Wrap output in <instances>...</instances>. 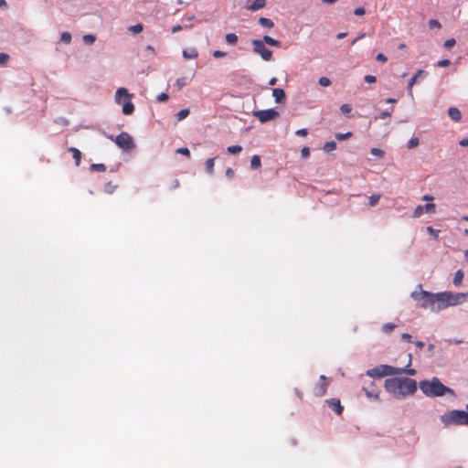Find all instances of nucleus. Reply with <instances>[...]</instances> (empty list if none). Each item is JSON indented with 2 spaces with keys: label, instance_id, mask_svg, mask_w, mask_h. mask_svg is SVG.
Returning a JSON list of instances; mask_svg holds the SVG:
<instances>
[{
  "label": "nucleus",
  "instance_id": "f257e3e1",
  "mask_svg": "<svg viewBox=\"0 0 468 468\" xmlns=\"http://www.w3.org/2000/svg\"><path fill=\"white\" fill-rule=\"evenodd\" d=\"M384 388L396 399H404L414 395L418 385L415 379L410 378H391L385 380Z\"/></svg>",
  "mask_w": 468,
  "mask_h": 468
},
{
  "label": "nucleus",
  "instance_id": "f03ea898",
  "mask_svg": "<svg viewBox=\"0 0 468 468\" xmlns=\"http://www.w3.org/2000/svg\"><path fill=\"white\" fill-rule=\"evenodd\" d=\"M419 387L422 393L430 398L442 397L445 395L455 396L454 390L443 385L437 377L420 381Z\"/></svg>",
  "mask_w": 468,
  "mask_h": 468
},
{
  "label": "nucleus",
  "instance_id": "7ed1b4c3",
  "mask_svg": "<svg viewBox=\"0 0 468 468\" xmlns=\"http://www.w3.org/2000/svg\"><path fill=\"white\" fill-rule=\"evenodd\" d=\"M407 374L410 376H414L416 374V370L413 368L407 367H395L388 365H379L371 369H368L366 372V375L371 378H382L386 376H394V375H402Z\"/></svg>",
  "mask_w": 468,
  "mask_h": 468
},
{
  "label": "nucleus",
  "instance_id": "20e7f679",
  "mask_svg": "<svg viewBox=\"0 0 468 468\" xmlns=\"http://www.w3.org/2000/svg\"><path fill=\"white\" fill-rule=\"evenodd\" d=\"M444 426L468 425V410H452L441 416Z\"/></svg>",
  "mask_w": 468,
  "mask_h": 468
},
{
  "label": "nucleus",
  "instance_id": "39448f33",
  "mask_svg": "<svg viewBox=\"0 0 468 468\" xmlns=\"http://www.w3.org/2000/svg\"><path fill=\"white\" fill-rule=\"evenodd\" d=\"M411 297L415 301H422L420 304L421 308H431L433 311L435 310L436 293H431L420 289L419 291L412 292Z\"/></svg>",
  "mask_w": 468,
  "mask_h": 468
},
{
  "label": "nucleus",
  "instance_id": "423d86ee",
  "mask_svg": "<svg viewBox=\"0 0 468 468\" xmlns=\"http://www.w3.org/2000/svg\"><path fill=\"white\" fill-rule=\"evenodd\" d=\"M253 51L259 54L265 61H270L272 58V51L265 47V43L261 39H253L251 41Z\"/></svg>",
  "mask_w": 468,
  "mask_h": 468
},
{
  "label": "nucleus",
  "instance_id": "0eeeda50",
  "mask_svg": "<svg viewBox=\"0 0 468 468\" xmlns=\"http://www.w3.org/2000/svg\"><path fill=\"white\" fill-rule=\"evenodd\" d=\"M115 144L124 151H130L135 146L132 136L125 132L116 136Z\"/></svg>",
  "mask_w": 468,
  "mask_h": 468
},
{
  "label": "nucleus",
  "instance_id": "6e6552de",
  "mask_svg": "<svg viewBox=\"0 0 468 468\" xmlns=\"http://www.w3.org/2000/svg\"><path fill=\"white\" fill-rule=\"evenodd\" d=\"M253 115L257 117L261 122L263 123L277 118L279 116V112L274 109H268L256 111L253 112Z\"/></svg>",
  "mask_w": 468,
  "mask_h": 468
},
{
  "label": "nucleus",
  "instance_id": "1a4fd4ad",
  "mask_svg": "<svg viewBox=\"0 0 468 468\" xmlns=\"http://www.w3.org/2000/svg\"><path fill=\"white\" fill-rule=\"evenodd\" d=\"M329 385V381L327 378L324 375L320 376V383L315 385L313 389V393L316 397H322L326 393L327 388Z\"/></svg>",
  "mask_w": 468,
  "mask_h": 468
},
{
  "label": "nucleus",
  "instance_id": "9d476101",
  "mask_svg": "<svg viewBox=\"0 0 468 468\" xmlns=\"http://www.w3.org/2000/svg\"><path fill=\"white\" fill-rule=\"evenodd\" d=\"M449 296L448 292L436 293L435 299V310L444 309L449 306L448 302Z\"/></svg>",
  "mask_w": 468,
  "mask_h": 468
},
{
  "label": "nucleus",
  "instance_id": "9b49d317",
  "mask_svg": "<svg viewBox=\"0 0 468 468\" xmlns=\"http://www.w3.org/2000/svg\"><path fill=\"white\" fill-rule=\"evenodd\" d=\"M363 390L367 398L376 400L379 399V388L373 381H371L368 386L363 387Z\"/></svg>",
  "mask_w": 468,
  "mask_h": 468
},
{
  "label": "nucleus",
  "instance_id": "f8f14e48",
  "mask_svg": "<svg viewBox=\"0 0 468 468\" xmlns=\"http://www.w3.org/2000/svg\"><path fill=\"white\" fill-rule=\"evenodd\" d=\"M448 296L449 306H453L458 303H461L466 299L465 293H452L451 292H448Z\"/></svg>",
  "mask_w": 468,
  "mask_h": 468
},
{
  "label": "nucleus",
  "instance_id": "ddd939ff",
  "mask_svg": "<svg viewBox=\"0 0 468 468\" xmlns=\"http://www.w3.org/2000/svg\"><path fill=\"white\" fill-rule=\"evenodd\" d=\"M329 408L334 410L337 415H341L343 412V406L341 405L340 399H330L326 400Z\"/></svg>",
  "mask_w": 468,
  "mask_h": 468
},
{
  "label": "nucleus",
  "instance_id": "4468645a",
  "mask_svg": "<svg viewBox=\"0 0 468 468\" xmlns=\"http://www.w3.org/2000/svg\"><path fill=\"white\" fill-rule=\"evenodd\" d=\"M128 99H131V94H129L127 89H125V88H119L116 90V93H115V101H116V103L121 104L122 102V101H125Z\"/></svg>",
  "mask_w": 468,
  "mask_h": 468
},
{
  "label": "nucleus",
  "instance_id": "2eb2a0df",
  "mask_svg": "<svg viewBox=\"0 0 468 468\" xmlns=\"http://www.w3.org/2000/svg\"><path fill=\"white\" fill-rule=\"evenodd\" d=\"M423 73H424V71L422 69H419L417 71V73L410 80L407 89H408V93L410 97H413L412 88H413L414 84L417 82L419 76H420Z\"/></svg>",
  "mask_w": 468,
  "mask_h": 468
},
{
  "label": "nucleus",
  "instance_id": "dca6fc26",
  "mask_svg": "<svg viewBox=\"0 0 468 468\" xmlns=\"http://www.w3.org/2000/svg\"><path fill=\"white\" fill-rule=\"evenodd\" d=\"M133 112H134V105L131 101V99L126 100L122 103V113L124 115H132L133 113Z\"/></svg>",
  "mask_w": 468,
  "mask_h": 468
},
{
  "label": "nucleus",
  "instance_id": "f3484780",
  "mask_svg": "<svg viewBox=\"0 0 468 468\" xmlns=\"http://www.w3.org/2000/svg\"><path fill=\"white\" fill-rule=\"evenodd\" d=\"M272 96L277 103H281L285 100V92L282 89L275 88L272 90Z\"/></svg>",
  "mask_w": 468,
  "mask_h": 468
},
{
  "label": "nucleus",
  "instance_id": "a211bd4d",
  "mask_svg": "<svg viewBox=\"0 0 468 468\" xmlns=\"http://www.w3.org/2000/svg\"><path fill=\"white\" fill-rule=\"evenodd\" d=\"M266 6V0H254L253 3L247 7L250 11H257Z\"/></svg>",
  "mask_w": 468,
  "mask_h": 468
},
{
  "label": "nucleus",
  "instance_id": "6ab92c4d",
  "mask_svg": "<svg viewBox=\"0 0 468 468\" xmlns=\"http://www.w3.org/2000/svg\"><path fill=\"white\" fill-rule=\"evenodd\" d=\"M448 115L449 117L455 121V122H458L461 120L462 118V113L461 112L455 108V107H450L449 110H448Z\"/></svg>",
  "mask_w": 468,
  "mask_h": 468
},
{
  "label": "nucleus",
  "instance_id": "aec40b11",
  "mask_svg": "<svg viewBox=\"0 0 468 468\" xmlns=\"http://www.w3.org/2000/svg\"><path fill=\"white\" fill-rule=\"evenodd\" d=\"M69 151L72 154V156L75 160L76 165H80V160H81L80 151L75 147H69Z\"/></svg>",
  "mask_w": 468,
  "mask_h": 468
},
{
  "label": "nucleus",
  "instance_id": "412c9836",
  "mask_svg": "<svg viewBox=\"0 0 468 468\" xmlns=\"http://www.w3.org/2000/svg\"><path fill=\"white\" fill-rule=\"evenodd\" d=\"M183 56L186 58H196L198 56V52L197 51L196 48H192L189 49H185L183 51Z\"/></svg>",
  "mask_w": 468,
  "mask_h": 468
},
{
  "label": "nucleus",
  "instance_id": "4be33fe9",
  "mask_svg": "<svg viewBox=\"0 0 468 468\" xmlns=\"http://www.w3.org/2000/svg\"><path fill=\"white\" fill-rule=\"evenodd\" d=\"M215 158H208L205 163L206 171L207 174L214 173Z\"/></svg>",
  "mask_w": 468,
  "mask_h": 468
},
{
  "label": "nucleus",
  "instance_id": "5701e85b",
  "mask_svg": "<svg viewBox=\"0 0 468 468\" xmlns=\"http://www.w3.org/2000/svg\"><path fill=\"white\" fill-rule=\"evenodd\" d=\"M261 166V157L257 154L253 155L250 160V167L252 169H258Z\"/></svg>",
  "mask_w": 468,
  "mask_h": 468
},
{
  "label": "nucleus",
  "instance_id": "b1692460",
  "mask_svg": "<svg viewBox=\"0 0 468 468\" xmlns=\"http://www.w3.org/2000/svg\"><path fill=\"white\" fill-rule=\"evenodd\" d=\"M262 41L265 43V44H268L270 46H272V47H280L281 43L280 41L269 37V36H264L263 37V39Z\"/></svg>",
  "mask_w": 468,
  "mask_h": 468
},
{
  "label": "nucleus",
  "instance_id": "393cba45",
  "mask_svg": "<svg viewBox=\"0 0 468 468\" xmlns=\"http://www.w3.org/2000/svg\"><path fill=\"white\" fill-rule=\"evenodd\" d=\"M226 42L229 45H235L238 42V36L235 33H229L225 36Z\"/></svg>",
  "mask_w": 468,
  "mask_h": 468
},
{
  "label": "nucleus",
  "instance_id": "a878e982",
  "mask_svg": "<svg viewBox=\"0 0 468 468\" xmlns=\"http://www.w3.org/2000/svg\"><path fill=\"white\" fill-rule=\"evenodd\" d=\"M259 23L261 26H262L264 27H268V28H272L274 27V23L272 22V20H271L270 18H266V17H261L259 19Z\"/></svg>",
  "mask_w": 468,
  "mask_h": 468
},
{
  "label": "nucleus",
  "instance_id": "bb28decb",
  "mask_svg": "<svg viewBox=\"0 0 468 468\" xmlns=\"http://www.w3.org/2000/svg\"><path fill=\"white\" fill-rule=\"evenodd\" d=\"M463 278V272L461 270L457 271L453 278V284L459 286L462 283Z\"/></svg>",
  "mask_w": 468,
  "mask_h": 468
},
{
  "label": "nucleus",
  "instance_id": "cd10ccee",
  "mask_svg": "<svg viewBox=\"0 0 468 468\" xmlns=\"http://www.w3.org/2000/svg\"><path fill=\"white\" fill-rule=\"evenodd\" d=\"M116 188H117V185L113 184L112 181L106 183L104 186V191L107 194H112Z\"/></svg>",
  "mask_w": 468,
  "mask_h": 468
},
{
  "label": "nucleus",
  "instance_id": "c85d7f7f",
  "mask_svg": "<svg viewBox=\"0 0 468 468\" xmlns=\"http://www.w3.org/2000/svg\"><path fill=\"white\" fill-rule=\"evenodd\" d=\"M396 326L397 325L393 323H387L383 324L381 329L385 334H389L396 328Z\"/></svg>",
  "mask_w": 468,
  "mask_h": 468
},
{
  "label": "nucleus",
  "instance_id": "c756f323",
  "mask_svg": "<svg viewBox=\"0 0 468 468\" xmlns=\"http://www.w3.org/2000/svg\"><path fill=\"white\" fill-rule=\"evenodd\" d=\"M336 148V144L334 141L326 142L324 145V151L330 153Z\"/></svg>",
  "mask_w": 468,
  "mask_h": 468
},
{
  "label": "nucleus",
  "instance_id": "7c9ffc66",
  "mask_svg": "<svg viewBox=\"0 0 468 468\" xmlns=\"http://www.w3.org/2000/svg\"><path fill=\"white\" fill-rule=\"evenodd\" d=\"M90 170L96 172H105L106 165L104 164H92L90 165Z\"/></svg>",
  "mask_w": 468,
  "mask_h": 468
},
{
  "label": "nucleus",
  "instance_id": "2f4dec72",
  "mask_svg": "<svg viewBox=\"0 0 468 468\" xmlns=\"http://www.w3.org/2000/svg\"><path fill=\"white\" fill-rule=\"evenodd\" d=\"M128 30L133 34H139L144 30V26L142 24H136L134 26H131Z\"/></svg>",
  "mask_w": 468,
  "mask_h": 468
},
{
  "label": "nucleus",
  "instance_id": "473e14b6",
  "mask_svg": "<svg viewBox=\"0 0 468 468\" xmlns=\"http://www.w3.org/2000/svg\"><path fill=\"white\" fill-rule=\"evenodd\" d=\"M227 151L231 154H236L242 151V147L240 145H231L227 148Z\"/></svg>",
  "mask_w": 468,
  "mask_h": 468
},
{
  "label": "nucleus",
  "instance_id": "72a5a7b5",
  "mask_svg": "<svg viewBox=\"0 0 468 468\" xmlns=\"http://www.w3.org/2000/svg\"><path fill=\"white\" fill-rule=\"evenodd\" d=\"M186 84H187V79L186 77H181V78L177 79L176 81V85L178 90H181Z\"/></svg>",
  "mask_w": 468,
  "mask_h": 468
},
{
  "label": "nucleus",
  "instance_id": "f704fd0d",
  "mask_svg": "<svg viewBox=\"0 0 468 468\" xmlns=\"http://www.w3.org/2000/svg\"><path fill=\"white\" fill-rule=\"evenodd\" d=\"M188 114H189V110L188 109H183V110L179 111L176 113L177 120L178 121H182L185 118H186L188 116Z\"/></svg>",
  "mask_w": 468,
  "mask_h": 468
},
{
  "label": "nucleus",
  "instance_id": "c9c22d12",
  "mask_svg": "<svg viewBox=\"0 0 468 468\" xmlns=\"http://www.w3.org/2000/svg\"><path fill=\"white\" fill-rule=\"evenodd\" d=\"M60 40L66 44H69L71 42V34L69 32H63L60 36Z\"/></svg>",
  "mask_w": 468,
  "mask_h": 468
},
{
  "label": "nucleus",
  "instance_id": "e433bc0d",
  "mask_svg": "<svg viewBox=\"0 0 468 468\" xmlns=\"http://www.w3.org/2000/svg\"><path fill=\"white\" fill-rule=\"evenodd\" d=\"M419 144H420V140H419V138H417V137H413V138H411V139L409 141V143H408V148H409V149H413V148L417 147V146L419 145Z\"/></svg>",
  "mask_w": 468,
  "mask_h": 468
},
{
  "label": "nucleus",
  "instance_id": "4c0bfd02",
  "mask_svg": "<svg viewBox=\"0 0 468 468\" xmlns=\"http://www.w3.org/2000/svg\"><path fill=\"white\" fill-rule=\"evenodd\" d=\"M352 136V133L347 132L346 133H335V138L339 141L346 140Z\"/></svg>",
  "mask_w": 468,
  "mask_h": 468
},
{
  "label": "nucleus",
  "instance_id": "58836bf2",
  "mask_svg": "<svg viewBox=\"0 0 468 468\" xmlns=\"http://www.w3.org/2000/svg\"><path fill=\"white\" fill-rule=\"evenodd\" d=\"M370 153L375 155V156H378L379 158H382L385 154L384 151L379 149V148H372L370 150Z\"/></svg>",
  "mask_w": 468,
  "mask_h": 468
},
{
  "label": "nucleus",
  "instance_id": "ea45409f",
  "mask_svg": "<svg viewBox=\"0 0 468 468\" xmlns=\"http://www.w3.org/2000/svg\"><path fill=\"white\" fill-rule=\"evenodd\" d=\"M318 83L323 87H328L331 85V80L327 77H321Z\"/></svg>",
  "mask_w": 468,
  "mask_h": 468
},
{
  "label": "nucleus",
  "instance_id": "a19ab883",
  "mask_svg": "<svg viewBox=\"0 0 468 468\" xmlns=\"http://www.w3.org/2000/svg\"><path fill=\"white\" fill-rule=\"evenodd\" d=\"M96 40V37L94 35H85L83 36V41L86 44H92Z\"/></svg>",
  "mask_w": 468,
  "mask_h": 468
},
{
  "label": "nucleus",
  "instance_id": "79ce46f5",
  "mask_svg": "<svg viewBox=\"0 0 468 468\" xmlns=\"http://www.w3.org/2000/svg\"><path fill=\"white\" fill-rule=\"evenodd\" d=\"M424 211V207H422L421 205L418 206L414 211H413V217L414 218H419L421 216V214L423 213Z\"/></svg>",
  "mask_w": 468,
  "mask_h": 468
},
{
  "label": "nucleus",
  "instance_id": "37998d69",
  "mask_svg": "<svg viewBox=\"0 0 468 468\" xmlns=\"http://www.w3.org/2000/svg\"><path fill=\"white\" fill-rule=\"evenodd\" d=\"M379 198H380V195H372L371 197H369V205L372 207L377 205Z\"/></svg>",
  "mask_w": 468,
  "mask_h": 468
},
{
  "label": "nucleus",
  "instance_id": "c03bdc74",
  "mask_svg": "<svg viewBox=\"0 0 468 468\" xmlns=\"http://www.w3.org/2000/svg\"><path fill=\"white\" fill-rule=\"evenodd\" d=\"M340 111L344 114H348L352 111V108L349 104H342L340 106Z\"/></svg>",
  "mask_w": 468,
  "mask_h": 468
},
{
  "label": "nucleus",
  "instance_id": "a18cd8bd",
  "mask_svg": "<svg viewBox=\"0 0 468 468\" xmlns=\"http://www.w3.org/2000/svg\"><path fill=\"white\" fill-rule=\"evenodd\" d=\"M427 231H428V233L432 235L434 237V239H438V234H439L440 230L434 229L432 227L429 226V227H427Z\"/></svg>",
  "mask_w": 468,
  "mask_h": 468
},
{
  "label": "nucleus",
  "instance_id": "49530a36",
  "mask_svg": "<svg viewBox=\"0 0 468 468\" xmlns=\"http://www.w3.org/2000/svg\"><path fill=\"white\" fill-rule=\"evenodd\" d=\"M176 153H177V154H183V155H186V156H187V157H189V156H190V151H189L187 148H186V147L178 148V149L176 150Z\"/></svg>",
  "mask_w": 468,
  "mask_h": 468
},
{
  "label": "nucleus",
  "instance_id": "de8ad7c7",
  "mask_svg": "<svg viewBox=\"0 0 468 468\" xmlns=\"http://www.w3.org/2000/svg\"><path fill=\"white\" fill-rule=\"evenodd\" d=\"M429 27H430V28H435V27L440 28L441 27V24H440L439 21H437L435 19H431L429 21Z\"/></svg>",
  "mask_w": 468,
  "mask_h": 468
},
{
  "label": "nucleus",
  "instance_id": "09e8293b",
  "mask_svg": "<svg viewBox=\"0 0 468 468\" xmlns=\"http://www.w3.org/2000/svg\"><path fill=\"white\" fill-rule=\"evenodd\" d=\"M9 59V55L6 53H0V64H5Z\"/></svg>",
  "mask_w": 468,
  "mask_h": 468
},
{
  "label": "nucleus",
  "instance_id": "8fccbe9b",
  "mask_svg": "<svg viewBox=\"0 0 468 468\" xmlns=\"http://www.w3.org/2000/svg\"><path fill=\"white\" fill-rule=\"evenodd\" d=\"M455 39L454 38H450V39H447L445 42H444V47L446 48H452L454 45H455Z\"/></svg>",
  "mask_w": 468,
  "mask_h": 468
},
{
  "label": "nucleus",
  "instance_id": "3c124183",
  "mask_svg": "<svg viewBox=\"0 0 468 468\" xmlns=\"http://www.w3.org/2000/svg\"><path fill=\"white\" fill-rule=\"evenodd\" d=\"M169 99V96L168 94L163 92V93H160L158 96H157V101H161V102H165L166 101H168Z\"/></svg>",
  "mask_w": 468,
  "mask_h": 468
},
{
  "label": "nucleus",
  "instance_id": "603ef678",
  "mask_svg": "<svg viewBox=\"0 0 468 468\" xmlns=\"http://www.w3.org/2000/svg\"><path fill=\"white\" fill-rule=\"evenodd\" d=\"M423 207L426 212H433L435 208V205L433 203H427Z\"/></svg>",
  "mask_w": 468,
  "mask_h": 468
},
{
  "label": "nucleus",
  "instance_id": "864d4df0",
  "mask_svg": "<svg viewBox=\"0 0 468 468\" xmlns=\"http://www.w3.org/2000/svg\"><path fill=\"white\" fill-rule=\"evenodd\" d=\"M450 60L449 59H441V60H439L437 62V67H440V68H444V67H447L450 65Z\"/></svg>",
  "mask_w": 468,
  "mask_h": 468
},
{
  "label": "nucleus",
  "instance_id": "5fc2aeb1",
  "mask_svg": "<svg viewBox=\"0 0 468 468\" xmlns=\"http://www.w3.org/2000/svg\"><path fill=\"white\" fill-rule=\"evenodd\" d=\"M364 80L367 83H374L377 80V79H376V77L374 75H366L364 77Z\"/></svg>",
  "mask_w": 468,
  "mask_h": 468
},
{
  "label": "nucleus",
  "instance_id": "6e6d98bb",
  "mask_svg": "<svg viewBox=\"0 0 468 468\" xmlns=\"http://www.w3.org/2000/svg\"><path fill=\"white\" fill-rule=\"evenodd\" d=\"M226 55H227V53L224 52V51H221V50H215L213 52V57L216 58H223Z\"/></svg>",
  "mask_w": 468,
  "mask_h": 468
},
{
  "label": "nucleus",
  "instance_id": "4d7b16f0",
  "mask_svg": "<svg viewBox=\"0 0 468 468\" xmlns=\"http://www.w3.org/2000/svg\"><path fill=\"white\" fill-rule=\"evenodd\" d=\"M376 59L381 63H386L388 60L387 57L382 53H378L376 57Z\"/></svg>",
  "mask_w": 468,
  "mask_h": 468
},
{
  "label": "nucleus",
  "instance_id": "13d9d810",
  "mask_svg": "<svg viewBox=\"0 0 468 468\" xmlns=\"http://www.w3.org/2000/svg\"><path fill=\"white\" fill-rule=\"evenodd\" d=\"M295 134L298 136H306L308 134V130L305 128L299 129L295 132Z\"/></svg>",
  "mask_w": 468,
  "mask_h": 468
},
{
  "label": "nucleus",
  "instance_id": "bf43d9fd",
  "mask_svg": "<svg viewBox=\"0 0 468 468\" xmlns=\"http://www.w3.org/2000/svg\"><path fill=\"white\" fill-rule=\"evenodd\" d=\"M301 154L303 158H307L310 155V149L308 147H303L301 150Z\"/></svg>",
  "mask_w": 468,
  "mask_h": 468
},
{
  "label": "nucleus",
  "instance_id": "052dcab7",
  "mask_svg": "<svg viewBox=\"0 0 468 468\" xmlns=\"http://www.w3.org/2000/svg\"><path fill=\"white\" fill-rule=\"evenodd\" d=\"M366 11L364 7H357L355 9L354 14L356 16H363L365 15Z\"/></svg>",
  "mask_w": 468,
  "mask_h": 468
},
{
  "label": "nucleus",
  "instance_id": "680f3d73",
  "mask_svg": "<svg viewBox=\"0 0 468 468\" xmlns=\"http://www.w3.org/2000/svg\"><path fill=\"white\" fill-rule=\"evenodd\" d=\"M235 175V172L232 168H228L226 170V176L229 177V178H232Z\"/></svg>",
  "mask_w": 468,
  "mask_h": 468
},
{
  "label": "nucleus",
  "instance_id": "e2e57ef3",
  "mask_svg": "<svg viewBox=\"0 0 468 468\" xmlns=\"http://www.w3.org/2000/svg\"><path fill=\"white\" fill-rule=\"evenodd\" d=\"M401 338H402L403 340L408 341V342H410V341H411V335H410V334H408V333H403V334L401 335Z\"/></svg>",
  "mask_w": 468,
  "mask_h": 468
},
{
  "label": "nucleus",
  "instance_id": "0e129e2a",
  "mask_svg": "<svg viewBox=\"0 0 468 468\" xmlns=\"http://www.w3.org/2000/svg\"><path fill=\"white\" fill-rule=\"evenodd\" d=\"M389 116H390V112H388L387 111H384V112H380L378 118L386 119V118L389 117Z\"/></svg>",
  "mask_w": 468,
  "mask_h": 468
},
{
  "label": "nucleus",
  "instance_id": "69168bd1",
  "mask_svg": "<svg viewBox=\"0 0 468 468\" xmlns=\"http://www.w3.org/2000/svg\"><path fill=\"white\" fill-rule=\"evenodd\" d=\"M180 30H182V27H181L180 25H176V26H174V27H172V32H173V33H176V32H178V31H180Z\"/></svg>",
  "mask_w": 468,
  "mask_h": 468
},
{
  "label": "nucleus",
  "instance_id": "338daca9",
  "mask_svg": "<svg viewBox=\"0 0 468 468\" xmlns=\"http://www.w3.org/2000/svg\"><path fill=\"white\" fill-rule=\"evenodd\" d=\"M179 185H180V184H179L178 179H175V180L172 182L171 187H172V188H176V187H178V186H179Z\"/></svg>",
  "mask_w": 468,
  "mask_h": 468
},
{
  "label": "nucleus",
  "instance_id": "774afa93",
  "mask_svg": "<svg viewBox=\"0 0 468 468\" xmlns=\"http://www.w3.org/2000/svg\"><path fill=\"white\" fill-rule=\"evenodd\" d=\"M460 145L468 146V138H465L460 142Z\"/></svg>",
  "mask_w": 468,
  "mask_h": 468
}]
</instances>
